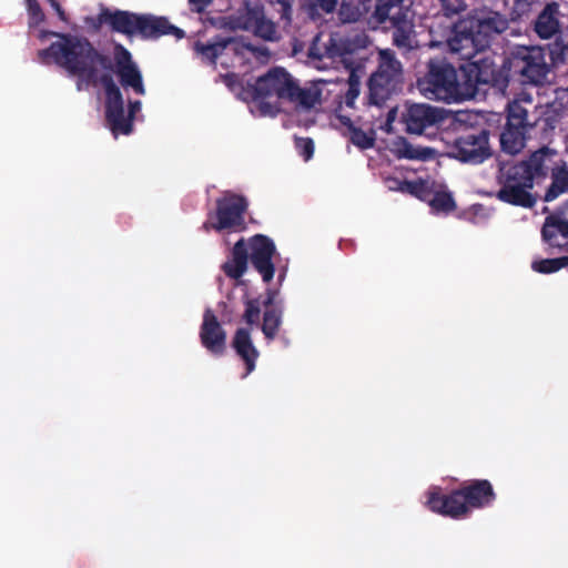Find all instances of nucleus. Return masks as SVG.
<instances>
[{"mask_svg": "<svg viewBox=\"0 0 568 568\" xmlns=\"http://www.w3.org/2000/svg\"><path fill=\"white\" fill-rule=\"evenodd\" d=\"M82 85L103 88L104 118L114 136L128 135L133 131V121L136 113L141 111L142 103L140 100L129 99L128 114H125L121 88L141 97L146 94V89L139 65L123 44L113 45V58L104 53L103 61L95 63L81 81Z\"/></svg>", "mask_w": 568, "mask_h": 568, "instance_id": "1", "label": "nucleus"}, {"mask_svg": "<svg viewBox=\"0 0 568 568\" xmlns=\"http://www.w3.org/2000/svg\"><path fill=\"white\" fill-rule=\"evenodd\" d=\"M496 69L503 71L506 78L505 85L496 87L499 90L508 87L511 77L517 78L521 83L538 85L547 80L549 73L546 51L541 47H517L503 59L500 65L496 64Z\"/></svg>", "mask_w": 568, "mask_h": 568, "instance_id": "7", "label": "nucleus"}, {"mask_svg": "<svg viewBox=\"0 0 568 568\" xmlns=\"http://www.w3.org/2000/svg\"><path fill=\"white\" fill-rule=\"evenodd\" d=\"M425 504L433 513L454 519L466 517L471 510L460 486L449 494H444L438 486L430 487Z\"/></svg>", "mask_w": 568, "mask_h": 568, "instance_id": "14", "label": "nucleus"}, {"mask_svg": "<svg viewBox=\"0 0 568 568\" xmlns=\"http://www.w3.org/2000/svg\"><path fill=\"white\" fill-rule=\"evenodd\" d=\"M403 120L407 132L420 135L427 129L440 124L445 120V112L426 103H414L407 106Z\"/></svg>", "mask_w": 568, "mask_h": 568, "instance_id": "18", "label": "nucleus"}, {"mask_svg": "<svg viewBox=\"0 0 568 568\" xmlns=\"http://www.w3.org/2000/svg\"><path fill=\"white\" fill-rule=\"evenodd\" d=\"M555 242H558V244H560V237L559 236H556V241Z\"/></svg>", "mask_w": 568, "mask_h": 568, "instance_id": "48", "label": "nucleus"}, {"mask_svg": "<svg viewBox=\"0 0 568 568\" xmlns=\"http://www.w3.org/2000/svg\"><path fill=\"white\" fill-rule=\"evenodd\" d=\"M55 37L58 41L52 42L48 48L39 50L38 57L42 63L51 59L58 67L77 78V88L81 90V81L95 65L103 61L104 52L97 48L93 42L82 36L62 33L50 30H41L39 39Z\"/></svg>", "mask_w": 568, "mask_h": 568, "instance_id": "5", "label": "nucleus"}, {"mask_svg": "<svg viewBox=\"0 0 568 568\" xmlns=\"http://www.w3.org/2000/svg\"><path fill=\"white\" fill-rule=\"evenodd\" d=\"M551 183L545 192L544 201L551 202L561 194L568 193V165L561 160L550 175Z\"/></svg>", "mask_w": 568, "mask_h": 568, "instance_id": "28", "label": "nucleus"}, {"mask_svg": "<svg viewBox=\"0 0 568 568\" xmlns=\"http://www.w3.org/2000/svg\"><path fill=\"white\" fill-rule=\"evenodd\" d=\"M200 341L202 346L213 356L220 357L226 352V332L210 308L203 314Z\"/></svg>", "mask_w": 568, "mask_h": 568, "instance_id": "20", "label": "nucleus"}, {"mask_svg": "<svg viewBox=\"0 0 568 568\" xmlns=\"http://www.w3.org/2000/svg\"><path fill=\"white\" fill-rule=\"evenodd\" d=\"M434 151L429 148H416L407 140L402 139L397 143V156L407 160H428L432 158Z\"/></svg>", "mask_w": 568, "mask_h": 568, "instance_id": "30", "label": "nucleus"}, {"mask_svg": "<svg viewBox=\"0 0 568 568\" xmlns=\"http://www.w3.org/2000/svg\"><path fill=\"white\" fill-rule=\"evenodd\" d=\"M467 24L477 34L480 45L487 48L495 36L505 32L509 27L508 19L504 14L485 6L470 10L467 17L462 19L459 28L463 27V30H466Z\"/></svg>", "mask_w": 568, "mask_h": 568, "instance_id": "11", "label": "nucleus"}, {"mask_svg": "<svg viewBox=\"0 0 568 568\" xmlns=\"http://www.w3.org/2000/svg\"><path fill=\"white\" fill-rule=\"evenodd\" d=\"M349 138V141L361 150H367L374 146L375 144V132L371 130V132H365L357 126H352L348 133H344Z\"/></svg>", "mask_w": 568, "mask_h": 568, "instance_id": "32", "label": "nucleus"}, {"mask_svg": "<svg viewBox=\"0 0 568 568\" xmlns=\"http://www.w3.org/2000/svg\"><path fill=\"white\" fill-rule=\"evenodd\" d=\"M470 509L490 506L496 500V493L488 479H469L460 485Z\"/></svg>", "mask_w": 568, "mask_h": 568, "instance_id": "21", "label": "nucleus"}, {"mask_svg": "<svg viewBox=\"0 0 568 568\" xmlns=\"http://www.w3.org/2000/svg\"><path fill=\"white\" fill-rule=\"evenodd\" d=\"M231 346L245 365L243 377L248 376L255 369L260 356L258 349L253 344L251 329L247 327L237 328L233 335Z\"/></svg>", "mask_w": 568, "mask_h": 568, "instance_id": "22", "label": "nucleus"}, {"mask_svg": "<svg viewBox=\"0 0 568 568\" xmlns=\"http://www.w3.org/2000/svg\"><path fill=\"white\" fill-rule=\"evenodd\" d=\"M47 1L50 3L51 8L55 11L59 19L63 22H68V16H67L64 9L59 3V1L58 0H47Z\"/></svg>", "mask_w": 568, "mask_h": 568, "instance_id": "44", "label": "nucleus"}, {"mask_svg": "<svg viewBox=\"0 0 568 568\" xmlns=\"http://www.w3.org/2000/svg\"><path fill=\"white\" fill-rule=\"evenodd\" d=\"M565 113L558 102L537 106L530 94L521 93L506 106V123L500 133V146L505 153L515 155L525 146L530 131L540 126L544 132L552 131Z\"/></svg>", "mask_w": 568, "mask_h": 568, "instance_id": "3", "label": "nucleus"}, {"mask_svg": "<svg viewBox=\"0 0 568 568\" xmlns=\"http://www.w3.org/2000/svg\"><path fill=\"white\" fill-rule=\"evenodd\" d=\"M336 119L338 120L339 124L346 129L345 133H348L351 131L352 126H355L351 118L342 114H337Z\"/></svg>", "mask_w": 568, "mask_h": 568, "instance_id": "46", "label": "nucleus"}, {"mask_svg": "<svg viewBox=\"0 0 568 568\" xmlns=\"http://www.w3.org/2000/svg\"><path fill=\"white\" fill-rule=\"evenodd\" d=\"M534 187L530 175L521 174L515 166H510L505 175L501 187L498 190L496 196L499 201L531 209L536 204V199L529 192Z\"/></svg>", "mask_w": 568, "mask_h": 568, "instance_id": "12", "label": "nucleus"}, {"mask_svg": "<svg viewBox=\"0 0 568 568\" xmlns=\"http://www.w3.org/2000/svg\"><path fill=\"white\" fill-rule=\"evenodd\" d=\"M223 81H224L225 85L232 90L235 87L241 85V80H240L239 75L235 73H227V74L223 75Z\"/></svg>", "mask_w": 568, "mask_h": 568, "instance_id": "45", "label": "nucleus"}, {"mask_svg": "<svg viewBox=\"0 0 568 568\" xmlns=\"http://www.w3.org/2000/svg\"><path fill=\"white\" fill-rule=\"evenodd\" d=\"M545 0H514L510 16L511 20H521L528 17L531 12L538 10Z\"/></svg>", "mask_w": 568, "mask_h": 568, "instance_id": "31", "label": "nucleus"}, {"mask_svg": "<svg viewBox=\"0 0 568 568\" xmlns=\"http://www.w3.org/2000/svg\"><path fill=\"white\" fill-rule=\"evenodd\" d=\"M392 185H389V189L392 190H398L400 192H407L412 195H418L420 191L424 189V182L423 181H408L403 180L399 181L397 179L389 180Z\"/></svg>", "mask_w": 568, "mask_h": 568, "instance_id": "36", "label": "nucleus"}, {"mask_svg": "<svg viewBox=\"0 0 568 568\" xmlns=\"http://www.w3.org/2000/svg\"><path fill=\"white\" fill-rule=\"evenodd\" d=\"M460 24L462 20L454 24L452 36L447 40V47L450 52L458 54L465 62L478 61L479 59L475 60V57L487 47L480 45L477 34L469 28V24L466 26V30H463V27L459 28Z\"/></svg>", "mask_w": 568, "mask_h": 568, "instance_id": "19", "label": "nucleus"}, {"mask_svg": "<svg viewBox=\"0 0 568 568\" xmlns=\"http://www.w3.org/2000/svg\"><path fill=\"white\" fill-rule=\"evenodd\" d=\"M560 10L555 1L546 3L534 20V31L541 39H550L560 33Z\"/></svg>", "mask_w": 568, "mask_h": 568, "instance_id": "25", "label": "nucleus"}, {"mask_svg": "<svg viewBox=\"0 0 568 568\" xmlns=\"http://www.w3.org/2000/svg\"><path fill=\"white\" fill-rule=\"evenodd\" d=\"M247 207L248 202L245 196L232 191H224L222 196L216 199L215 211L207 214L203 229L216 232L225 230L234 232L244 231L246 227L244 216Z\"/></svg>", "mask_w": 568, "mask_h": 568, "instance_id": "9", "label": "nucleus"}, {"mask_svg": "<svg viewBox=\"0 0 568 568\" xmlns=\"http://www.w3.org/2000/svg\"><path fill=\"white\" fill-rule=\"evenodd\" d=\"M503 71L496 69L490 57L464 62L456 69L445 58H434L427 63V72L417 81L420 92L433 100L445 102L475 98L480 87L505 85Z\"/></svg>", "mask_w": 568, "mask_h": 568, "instance_id": "2", "label": "nucleus"}, {"mask_svg": "<svg viewBox=\"0 0 568 568\" xmlns=\"http://www.w3.org/2000/svg\"><path fill=\"white\" fill-rule=\"evenodd\" d=\"M230 28L251 31L255 37L268 42H276L281 39L276 23L266 17L262 6H247L245 13L239 17L236 23Z\"/></svg>", "mask_w": 568, "mask_h": 568, "instance_id": "16", "label": "nucleus"}, {"mask_svg": "<svg viewBox=\"0 0 568 568\" xmlns=\"http://www.w3.org/2000/svg\"><path fill=\"white\" fill-rule=\"evenodd\" d=\"M214 0H189L190 10L196 13H203Z\"/></svg>", "mask_w": 568, "mask_h": 568, "instance_id": "42", "label": "nucleus"}, {"mask_svg": "<svg viewBox=\"0 0 568 568\" xmlns=\"http://www.w3.org/2000/svg\"><path fill=\"white\" fill-rule=\"evenodd\" d=\"M443 14L447 18L460 14L466 10V0H437Z\"/></svg>", "mask_w": 568, "mask_h": 568, "instance_id": "39", "label": "nucleus"}, {"mask_svg": "<svg viewBox=\"0 0 568 568\" xmlns=\"http://www.w3.org/2000/svg\"><path fill=\"white\" fill-rule=\"evenodd\" d=\"M108 24L113 32L132 37L139 33L143 39H159L162 36H174L178 40L185 37V32L173 26L168 18L152 14H139L124 10H110L102 8L92 19V28L99 31Z\"/></svg>", "mask_w": 568, "mask_h": 568, "instance_id": "6", "label": "nucleus"}, {"mask_svg": "<svg viewBox=\"0 0 568 568\" xmlns=\"http://www.w3.org/2000/svg\"><path fill=\"white\" fill-rule=\"evenodd\" d=\"M347 85H348V88L344 94V103L346 104V106L353 108L355 100L359 95V87H361L359 80L354 73H351L348 81H347Z\"/></svg>", "mask_w": 568, "mask_h": 568, "instance_id": "40", "label": "nucleus"}, {"mask_svg": "<svg viewBox=\"0 0 568 568\" xmlns=\"http://www.w3.org/2000/svg\"><path fill=\"white\" fill-rule=\"evenodd\" d=\"M226 18L224 17H220V18H214V17H206L205 18V22L210 23L211 26H219L221 28H225L229 26V23L225 22Z\"/></svg>", "mask_w": 568, "mask_h": 568, "instance_id": "47", "label": "nucleus"}, {"mask_svg": "<svg viewBox=\"0 0 568 568\" xmlns=\"http://www.w3.org/2000/svg\"><path fill=\"white\" fill-rule=\"evenodd\" d=\"M295 148L305 161H308L314 154V142L311 138H296Z\"/></svg>", "mask_w": 568, "mask_h": 568, "instance_id": "41", "label": "nucleus"}, {"mask_svg": "<svg viewBox=\"0 0 568 568\" xmlns=\"http://www.w3.org/2000/svg\"><path fill=\"white\" fill-rule=\"evenodd\" d=\"M277 290L267 288L263 301L260 297L246 298L244 301L245 310L242 320L250 326L257 325L261 317V306L264 308L284 307L283 302L277 301Z\"/></svg>", "mask_w": 568, "mask_h": 568, "instance_id": "26", "label": "nucleus"}, {"mask_svg": "<svg viewBox=\"0 0 568 568\" xmlns=\"http://www.w3.org/2000/svg\"><path fill=\"white\" fill-rule=\"evenodd\" d=\"M549 48V55L554 63L562 62L564 61V48L559 47L558 44H555L554 47Z\"/></svg>", "mask_w": 568, "mask_h": 568, "instance_id": "43", "label": "nucleus"}, {"mask_svg": "<svg viewBox=\"0 0 568 568\" xmlns=\"http://www.w3.org/2000/svg\"><path fill=\"white\" fill-rule=\"evenodd\" d=\"M337 2L338 0H307L303 4V9L311 18H315L317 7L326 13H331L336 9Z\"/></svg>", "mask_w": 568, "mask_h": 568, "instance_id": "37", "label": "nucleus"}, {"mask_svg": "<svg viewBox=\"0 0 568 568\" xmlns=\"http://www.w3.org/2000/svg\"><path fill=\"white\" fill-rule=\"evenodd\" d=\"M284 307L264 308L263 321L256 326L261 331L267 342H272L278 335L280 328L283 324Z\"/></svg>", "mask_w": 568, "mask_h": 568, "instance_id": "29", "label": "nucleus"}, {"mask_svg": "<svg viewBox=\"0 0 568 568\" xmlns=\"http://www.w3.org/2000/svg\"><path fill=\"white\" fill-rule=\"evenodd\" d=\"M248 261L262 276L263 282L270 283L275 273L273 256L276 253L274 242L264 234H255L246 242Z\"/></svg>", "mask_w": 568, "mask_h": 568, "instance_id": "15", "label": "nucleus"}, {"mask_svg": "<svg viewBox=\"0 0 568 568\" xmlns=\"http://www.w3.org/2000/svg\"><path fill=\"white\" fill-rule=\"evenodd\" d=\"M248 250L246 241L240 239L233 246L231 255L222 265L223 273L232 280H240L247 271Z\"/></svg>", "mask_w": 568, "mask_h": 568, "instance_id": "27", "label": "nucleus"}, {"mask_svg": "<svg viewBox=\"0 0 568 568\" xmlns=\"http://www.w3.org/2000/svg\"><path fill=\"white\" fill-rule=\"evenodd\" d=\"M561 160L557 150L545 145L531 152L526 160L515 166L521 174L530 175L531 182L535 183V180H544L549 173L551 174Z\"/></svg>", "mask_w": 568, "mask_h": 568, "instance_id": "17", "label": "nucleus"}, {"mask_svg": "<svg viewBox=\"0 0 568 568\" xmlns=\"http://www.w3.org/2000/svg\"><path fill=\"white\" fill-rule=\"evenodd\" d=\"M452 158L464 163H481L489 158L488 132L467 131L458 135L449 146Z\"/></svg>", "mask_w": 568, "mask_h": 568, "instance_id": "13", "label": "nucleus"}, {"mask_svg": "<svg viewBox=\"0 0 568 568\" xmlns=\"http://www.w3.org/2000/svg\"><path fill=\"white\" fill-rule=\"evenodd\" d=\"M28 12V26L30 29L37 28L45 21V14L38 0H26Z\"/></svg>", "mask_w": 568, "mask_h": 568, "instance_id": "34", "label": "nucleus"}, {"mask_svg": "<svg viewBox=\"0 0 568 568\" xmlns=\"http://www.w3.org/2000/svg\"><path fill=\"white\" fill-rule=\"evenodd\" d=\"M295 0H275L276 9L280 14V22L284 28L291 27L293 21V4Z\"/></svg>", "mask_w": 568, "mask_h": 568, "instance_id": "38", "label": "nucleus"}, {"mask_svg": "<svg viewBox=\"0 0 568 568\" xmlns=\"http://www.w3.org/2000/svg\"><path fill=\"white\" fill-rule=\"evenodd\" d=\"M402 80V63L392 50H382L378 54V68L368 80L369 102L383 105L398 89Z\"/></svg>", "mask_w": 568, "mask_h": 568, "instance_id": "10", "label": "nucleus"}, {"mask_svg": "<svg viewBox=\"0 0 568 568\" xmlns=\"http://www.w3.org/2000/svg\"><path fill=\"white\" fill-rule=\"evenodd\" d=\"M567 265L568 256H561L556 258H544L539 261H534L531 264V268L537 273L550 274L561 270Z\"/></svg>", "mask_w": 568, "mask_h": 568, "instance_id": "33", "label": "nucleus"}, {"mask_svg": "<svg viewBox=\"0 0 568 568\" xmlns=\"http://www.w3.org/2000/svg\"><path fill=\"white\" fill-rule=\"evenodd\" d=\"M429 204L434 210L445 213L453 212L456 209L454 197L448 192H437Z\"/></svg>", "mask_w": 568, "mask_h": 568, "instance_id": "35", "label": "nucleus"}, {"mask_svg": "<svg viewBox=\"0 0 568 568\" xmlns=\"http://www.w3.org/2000/svg\"><path fill=\"white\" fill-rule=\"evenodd\" d=\"M233 45V50L236 53H240L241 49H246L248 51H254V48L251 43H244L239 41L236 38H223L215 37L212 42L203 43L201 41H196L194 43V50L196 53L201 54L202 58L206 59L211 63H215L217 58L223 53V51L229 47Z\"/></svg>", "mask_w": 568, "mask_h": 568, "instance_id": "24", "label": "nucleus"}, {"mask_svg": "<svg viewBox=\"0 0 568 568\" xmlns=\"http://www.w3.org/2000/svg\"><path fill=\"white\" fill-rule=\"evenodd\" d=\"M246 92L253 101L258 102L257 108L262 115H276L278 112L277 105L264 101L273 95L303 110H311L322 100V90L316 84L302 88L298 81L281 67L272 68L258 77L253 84L247 85Z\"/></svg>", "mask_w": 568, "mask_h": 568, "instance_id": "4", "label": "nucleus"}, {"mask_svg": "<svg viewBox=\"0 0 568 568\" xmlns=\"http://www.w3.org/2000/svg\"><path fill=\"white\" fill-rule=\"evenodd\" d=\"M372 18L378 24L393 29V43L397 48H412L414 22L410 9L404 6V0H375Z\"/></svg>", "mask_w": 568, "mask_h": 568, "instance_id": "8", "label": "nucleus"}, {"mask_svg": "<svg viewBox=\"0 0 568 568\" xmlns=\"http://www.w3.org/2000/svg\"><path fill=\"white\" fill-rule=\"evenodd\" d=\"M541 237L549 247L568 251V220L557 214L548 215L541 229Z\"/></svg>", "mask_w": 568, "mask_h": 568, "instance_id": "23", "label": "nucleus"}]
</instances>
